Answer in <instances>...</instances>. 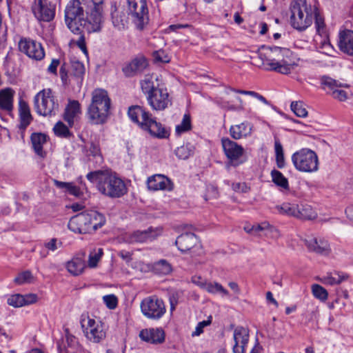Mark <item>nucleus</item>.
I'll return each mask as SVG.
<instances>
[{
  "label": "nucleus",
  "mask_w": 353,
  "mask_h": 353,
  "mask_svg": "<svg viewBox=\"0 0 353 353\" xmlns=\"http://www.w3.org/2000/svg\"><path fill=\"white\" fill-rule=\"evenodd\" d=\"M64 14L65 25L74 34H80L81 29L88 33L101 31L98 25L91 21L88 7L85 17L84 8L80 0H70L65 6Z\"/></svg>",
  "instance_id": "1"
},
{
  "label": "nucleus",
  "mask_w": 353,
  "mask_h": 353,
  "mask_svg": "<svg viewBox=\"0 0 353 353\" xmlns=\"http://www.w3.org/2000/svg\"><path fill=\"white\" fill-rule=\"evenodd\" d=\"M264 52H259L263 64L268 66V70L283 74L290 73L295 65L292 59V52L285 48L278 46L264 48Z\"/></svg>",
  "instance_id": "2"
},
{
  "label": "nucleus",
  "mask_w": 353,
  "mask_h": 353,
  "mask_svg": "<svg viewBox=\"0 0 353 353\" xmlns=\"http://www.w3.org/2000/svg\"><path fill=\"white\" fill-rule=\"evenodd\" d=\"M128 115L132 122L152 137L165 139L169 136V132L163 125L157 121L145 108L132 105L128 108Z\"/></svg>",
  "instance_id": "3"
},
{
  "label": "nucleus",
  "mask_w": 353,
  "mask_h": 353,
  "mask_svg": "<svg viewBox=\"0 0 353 353\" xmlns=\"http://www.w3.org/2000/svg\"><path fill=\"white\" fill-rule=\"evenodd\" d=\"M87 179L96 183L99 191L111 198H119L127 193L124 181L115 174L108 172L96 171L89 172Z\"/></svg>",
  "instance_id": "4"
},
{
  "label": "nucleus",
  "mask_w": 353,
  "mask_h": 353,
  "mask_svg": "<svg viewBox=\"0 0 353 353\" xmlns=\"http://www.w3.org/2000/svg\"><path fill=\"white\" fill-rule=\"evenodd\" d=\"M111 101L108 92L103 89H95L92 93L91 103L87 111L88 119L93 125L106 123L109 115Z\"/></svg>",
  "instance_id": "5"
},
{
  "label": "nucleus",
  "mask_w": 353,
  "mask_h": 353,
  "mask_svg": "<svg viewBox=\"0 0 353 353\" xmlns=\"http://www.w3.org/2000/svg\"><path fill=\"white\" fill-rule=\"evenodd\" d=\"M105 223V218L103 214L95 210H89L72 216L68 226L75 233H90L101 228Z\"/></svg>",
  "instance_id": "6"
},
{
  "label": "nucleus",
  "mask_w": 353,
  "mask_h": 353,
  "mask_svg": "<svg viewBox=\"0 0 353 353\" xmlns=\"http://www.w3.org/2000/svg\"><path fill=\"white\" fill-rule=\"evenodd\" d=\"M290 8L291 25L299 31L305 30L312 25L317 9L307 0H292Z\"/></svg>",
  "instance_id": "7"
},
{
  "label": "nucleus",
  "mask_w": 353,
  "mask_h": 353,
  "mask_svg": "<svg viewBox=\"0 0 353 353\" xmlns=\"http://www.w3.org/2000/svg\"><path fill=\"white\" fill-rule=\"evenodd\" d=\"M80 324L83 336L88 342L99 344L105 339L108 328L99 319H95L88 314H82Z\"/></svg>",
  "instance_id": "8"
},
{
  "label": "nucleus",
  "mask_w": 353,
  "mask_h": 353,
  "mask_svg": "<svg viewBox=\"0 0 353 353\" xmlns=\"http://www.w3.org/2000/svg\"><path fill=\"white\" fill-rule=\"evenodd\" d=\"M294 168L301 172L312 173L319 170V157L317 154L309 148H301L291 157Z\"/></svg>",
  "instance_id": "9"
},
{
  "label": "nucleus",
  "mask_w": 353,
  "mask_h": 353,
  "mask_svg": "<svg viewBox=\"0 0 353 353\" xmlns=\"http://www.w3.org/2000/svg\"><path fill=\"white\" fill-rule=\"evenodd\" d=\"M34 108L38 114L51 117L59 112V104L50 89H43L34 96Z\"/></svg>",
  "instance_id": "10"
},
{
  "label": "nucleus",
  "mask_w": 353,
  "mask_h": 353,
  "mask_svg": "<svg viewBox=\"0 0 353 353\" xmlns=\"http://www.w3.org/2000/svg\"><path fill=\"white\" fill-rule=\"evenodd\" d=\"M126 10L139 30H143L148 23L149 11L147 0H126Z\"/></svg>",
  "instance_id": "11"
},
{
  "label": "nucleus",
  "mask_w": 353,
  "mask_h": 353,
  "mask_svg": "<svg viewBox=\"0 0 353 353\" xmlns=\"http://www.w3.org/2000/svg\"><path fill=\"white\" fill-rule=\"evenodd\" d=\"M221 145L223 152L228 159L226 167H237L246 161L245 150L242 145L230 140L229 138H223Z\"/></svg>",
  "instance_id": "12"
},
{
  "label": "nucleus",
  "mask_w": 353,
  "mask_h": 353,
  "mask_svg": "<svg viewBox=\"0 0 353 353\" xmlns=\"http://www.w3.org/2000/svg\"><path fill=\"white\" fill-rule=\"evenodd\" d=\"M140 307L143 315L152 320L160 319L166 312L163 301L156 296L143 299L140 303Z\"/></svg>",
  "instance_id": "13"
},
{
  "label": "nucleus",
  "mask_w": 353,
  "mask_h": 353,
  "mask_svg": "<svg viewBox=\"0 0 353 353\" xmlns=\"http://www.w3.org/2000/svg\"><path fill=\"white\" fill-rule=\"evenodd\" d=\"M31 11L39 23L50 22L54 19L56 6L48 0H34Z\"/></svg>",
  "instance_id": "14"
},
{
  "label": "nucleus",
  "mask_w": 353,
  "mask_h": 353,
  "mask_svg": "<svg viewBox=\"0 0 353 353\" xmlns=\"http://www.w3.org/2000/svg\"><path fill=\"white\" fill-rule=\"evenodd\" d=\"M148 104L155 111H163L172 105V97L166 88L161 86L151 94L146 96Z\"/></svg>",
  "instance_id": "15"
},
{
  "label": "nucleus",
  "mask_w": 353,
  "mask_h": 353,
  "mask_svg": "<svg viewBox=\"0 0 353 353\" xmlns=\"http://www.w3.org/2000/svg\"><path fill=\"white\" fill-rule=\"evenodd\" d=\"M19 50L32 59L39 61L44 58L45 52L41 44L36 41L23 38L19 43Z\"/></svg>",
  "instance_id": "16"
},
{
  "label": "nucleus",
  "mask_w": 353,
  "mask_h": 353,
  "mask_svg": "<svg viewBox=\"0 0 353 353\" xmlns=\"http://www.w3.org/2000/svg\"><path fill=\"white\" fill-rule=\"evenodd\" d=\"M321 83L327 93L331 94L333 98L338 99L341 101H344L347 98V93L341 88L343 86L347 87V85L339 83L337 81L332 79L331 77L323 76L321 79Z\"/></svg>",
  "instance_id": "17"
},
{
  "label": "nucleus",
  "mask_w": 353,
  "mask_h": 353,
  "mask_svg": "<svg viewBox=\"0 0 353 353\" xmlns=\"http://www.w3.org/2000/svg\"><path fill=\"white\" fill-rule=\"evenodd\" d=\"M249 330L247 328L241 326L236 327L233 332V352L245 353L249 342Z\"/></svg>",
  "instance_id": "18"
},
{
  "label": "nucleus",
  "mask_w": 353,
  "mask_h": 353,
  "mask_svg": "<svg viewBox=\"0 0 353 353\" xmlns=\"http://www.w3.org/2000/svg\"><path fill=\"white\" fill-rule=\"evenodd\" d=\"M307 249L319 255L327 256L331 254L332 249L327 240L324 238H309L305 240Z\"/></svg>",
  "instance_id": "19"
},
{
  "label": "nucleus",
  "mask_w": 353,
  "mask_h": 353,
  "mask_svg": "<svg viewBox=\"0 0 353 353\" xmlns=\"http://www.w3.org/2000/svg\"><path fill=\"white\" fill-rule=\"evenodd\" d=\"M162 230L159 228H150L145 230H137L130 234L128 242L134 243H145L152 241L161 234Z\"/></svg>",
  "instance_id": "20"
},
{
  "label": "nucleus",
  "mask_w": 353,
  "mask_h": 353,
  "mask_svg": "<svg viewBox=\"0 0 353 353\" xmlns=\"http://www.w3.org/2000/svg\"><path fill=\"white\" fill-rule=\"evenodd\" d=\"M105 0H89L86 3V7L89 9L91 21L96 25H98L100 30L103 23V10Z\"/></svg>",
  "instance_id": "21"
},
{
  "label": "nucleus",
  "mask_w": 353,
  "mask_h": 353,
  "mask_svg": "<svg viewBox=\"0 0 353 353\" xmlns=\"http://www.w3.org/2000/svg\"><path fill=\"white\" fill-rule=\"evenodd\" d=\"M147 185L149 190L153 191H170L172 189V182L163 174H154L150 176L147 180Z\"/></svg>",
  "instance_id": "22"
},
{
  "label": "nucleus",
  "mask_w": 353,
  "mask_h": 353,
  "mask_svg": "<svg viewBox=\"0 0 353 353\" xmlns=\"http://www.w3.org/2000/svg\"><path fill=\"white\" fill-rule=\"evenodd\" d=\"M139 337L147 343L160 344L165 341V333L161 328H146L139 332Z\"/></svg>",
  "instance_id": "23"
},
{
  "label": "nucleus",
  "mask_w": 353,
  "mask_h": 353,
  "mask_svg": "<svg viewBox=\"0 0 353 353\" xmlns=\"http://www.w3.org/2000/svg\"><path fill=\"white\" fill-rule=\"evenodd\" d=\"M339 50L350 56H353V31L344 30L339 32L338 39Z\"/></svg>",
  "instance_id": "24"
},
{
  "label": "nucleus",
  "mask_w": 353,
  "mask_h": 353,
  "mask_svg": "<svg viewBox=\"0 0 353 353\" xmlns=\"http://www.w3.org/2000/svg\"><path fill=\"white\" fill-rule=\"evenodd\" d=\"M148 66V61L143 57H137L125 64L122 71L125 77H133L142 72Z\"/></svg>",
  "instance_id": "25"
},
{
  "label": "nucleus",
  "mask_w": 353,
  "mask_h": 353,
  "mask_svg": "<svg viewBox=\"0 0 353 353\" xmlns=\"http://www.w3.org/2000/svg\"><path fill=\"white\" fill-rule=\"evenodd\" d=\"M81 114V109L79 101L75 100L70 101L65 109L63 119L68 125L72 127L74 122L80 118Z\"/></svg>",
  "instance_id": "26"
},
{
  "label": "nucleus",
  "mask_w": 353,
  "mask_h": 353,
  "mask_svg": "<svg viewBox=\"0 0 353 353\" xmlns=\"http://www.w3.org/2000/svg\"><path fill=\"white\" fill-rule=\"evenodd\" d=\"M14 91L10 88L0 90V114H10L14 108Z\"/></svg>",
  "instance_id": "27"
},
{
  "label": "nucleus",
  "mask_w": 353,
  "mask_h": 353,
  "mask_svg": "<svg viewBox=\"0 0 353 353\" xmlns=\"http://www.w3.org/2000/svg\"><path fill=\"white\" fill-rule=\"evenodd\" d=\"M198 243L196 235L192 232H186L178 236L175 245L181 252L187 251L194 247Z\"/></svg>",
  "instance_id": "28"
},
{
  "label": "nucleus",
  "mask_w": 353,
  "mask_h": 353,
  "mask_svg": "<svg viewBox=\"0 0 353 353\" xmlns=\"http://www.w3.org/2000/svg\"><path fill=\"white\" fill-rule=\"evenodd\" d=\"M30 139L34 152L41 158H45L46 152L43 148L47 143L48 137L41 132H34L32 134Z\"/></svg>",
  "instance_id": "29"
},
{
  "label": "nucleus",
  "mask_w": 353,
  "mask_h": 353,
  "mask_svg": "<svg viewBox=\"0 0 353 353\" xmlns=\"http://www.w3.org/2000/svg\"><path fill=\"white\" fill-rule=\"evenodd\" d=\"M252 126L248 122L244 121L240 124L232 125L230 128V134L235 140L245 138L252 134Z\"/></svg>",
  "instance_id": "30"
},
{
  "label": "nucleus",
  "mask_w": 353,
  "mask_h": 353,
  "mask_svg": "<svg viewBox=\"0 0 353 353\" xmlns=\"http://www.w3.org/2000/svg\"><path fill=\"white\" fill-rule=\"evenodd\" d=\"M159 77L157 74H147L140 81L141 88L145 96H148L156 91L161 85L159 83Z\"/></svg>",
  "instance_id": "31"
},
{
  "label": "nucleus",
  "mask_w": 353,
  "mask_h": 353,
  "mask_svg": "<svg viewBox=\"0 0 353 353\" xmlns=\"http://www.w3.org/2000/svg\"><path fill=\"white\" fill-rule=\"evenodd\" d=\"M19 114L20 118L19 128L26 129L32 122V117L28 103L22 99L19 102Z\"/></svg>",
  "instance_id": "32"
},
{
  "label": "nucleus",
  "mask_w": 353,
  "mask_h": 353,
  "mask_svg": "<svg viewBox=\"0 0 353 353\" xmlns=\"http://www.w3.org/2000/svg\"><path fill=\"white\" fill-rule=\"evenodd\" d=\"M254 234L277 238L279 235L278 230L267 222L254 225Z\"/></svg>",
  "instance_id": "33"
},
{
  "label": "nucleus",
  "mask_w": 353,
  "mask_h": 353,
  "mask_svg": "<svg viewBox=\"0 0 353 353\" xmlns=\"http://www.w3.org/2000/svg\"><path fill=\"white\" fill-rule=\"evenodd\" d=\"M65 268L72 275L78 276L83 273L85 263L81 257H74L66 263Z\"/></svg>",
  "instance_id": "34"
},
{
  "label": "nucleus",
  "mask_w": 353,
  "mask_h": 353,
  "mask_svg": "<svg viewBox=\"0 0 353 353\" xmlns=\"http://www.w3.org/2000/svg\"><path fill=\"white\" fill-rule=\"evenodd\" d=\"M316 211L307 204L299 205L296 218L301 219H314L316 217Z\"/></svg>",
  "instance_id": "35"
},
{
  "label": "nucleus",
  "mask_w": 353,
  "mask_h": 353,
  "mask_svg": "<svg viewBox=\"0 0 353 353\" xmlns=\"http://www.w3.org/2000/svg\"><path fill=\"white\" fill-rule=\"evenodd\" d=\"M271 177L272 181L276 186L285 190H289L288 180L280 171L276 170H272Z\"/></svg>",
  "instance_id": "36"
},
{
  "label": "nucleus",
  "mask_w": 353,
  "mask_h": 353,
  "mask_svg": "<svg viewBox=\"0 0 353 353\" xmlns=\"http://www.w3.org/2000/svg\"><path fill=\"white\" fill-rule=\"evenodd\" d=\"M81 151L86 157L101 156V150L99 143L93 141L84 143V145H81Z\"/></svg>",
  "instance_id": "37"
},
{
  "label": "nucleus",
  "mask_w": 353,
  "mask_h": 353,
  "mask_svg": "<svg viewBox=\"0 0 353 353\" xmlns=\"http://www.w3.org/2000/svg\"><path fill=\"white\" fill-rule=\"evenodd\" d=\"M151 270L157 274L167 275L172 269L171 265L164 259L159 260L151 266Z\"/></svg>",
  "instance_id": "38"
},
{
  "label": "nucleus",
  "mask_w": 353,
  "mask_h": 353,
  "mask_svg": "<svg viewBox=\"0 0 353 353\" xmlns=\"http://www.w3.org/2000/svg\"><path fill=\"white\" fill-rule=\"evenodd\" d=\"M274 152L276 163L278 168H283L285 166L284 151L283 146L278 139H274Z\"/></svg>",
  "instance_id": "39"
},
{
  "label": "nucleus",
  "mask_w": 353,
  "mask_h": 353,
  "mask_svg": "<svg viewBox=\"0 0 353 353\" xmlns=\"http://www.w3.org/2000/svg\"><path fill=\"white\" fill-rule=\"evenodd\" d=\"M345 277L338 272L327 273L321 278V282L325 285H334L341 283Z\"/></svg>",
  "instance_id": "40"
},
{
  "label": "nucleus",
  "mask_w": 353,
  "mask_h": 353,
  "mask_svg": "<svg viewBox=\"0 0 353 353\" xmlns=\"http://www.w3.org/2000/svg\"><path fill=\"white\" fill-rule=\"evenodd\" d=\"M298 207V204L283 203L280 205H277L276 209L281 214L296 217Z\"/></svg>",
  "instance_id": "41"
},
{
  "label": "nucleus",
  "mask_w": 353,
  "mask_h": 353,
  "mask_svg": "<svg viewBox=\"0 0 353 353\" xmlns=\"http://www.w3.org/2000/svg\"><path fill=\"white\" fill-rule=\"evenodd\" d=\"M103 255V250L101 248H94L90 252L88 265L90 268H94L97 266Z\"/></svg>",
  "instance_id": "42"
},
{
  "label": "nucleus",
  "mask_w": 353,
  "mask_h": 353,
  "mask_svg": "<svg viewBox=\"0 0 353 353\" xmlns=\"http://www.w3.org/2000/svg\"><path fill=\"white\" fill-rule=\"evenodd\" d=\"M194 147L188 143L178 147L175 150L174 153L179 159L185 160L194 154Z\"/></svg>",
  "instance_id": "43"
},
{
  "label": "nucleus",
  "mask_w": 353,
  "mask_h": 353,
  "mask_svg": "<svg viewBox=\"0 0 353 353\" xmlns=\"http://www.w3.org/2000/svg\"><path fill=\"white\" fill-rule=\"evenodd\" d=\"M192 128L191 119L189 114H185L181 122L175 128V132L177 136L188 132Z\"/></svg>",
  "instance_id": "44"
},
{
  "label": "nucleus",
  "mask_w": 353,
  "mask_h": 353,
  "mask_svg": "<svg viewBox=\"0 0 353 353\" xmlns=\"http://www.w3.org/2000/svg\"><path fill=\"white\" fill-rule=\"evenodd\" d=\"M209 293L211 294H220L222 296H228V291L225 289L220 283L214 282H208L205 285V289Z\"/></svg>",
  "instance_id": "45"
},
{
  "label": "nucleus",
  "mask_w": 353,
  "mask_h": 353,
  "mask_svg": "<svg viewBox=\"0 0 353 353\" xmlns=\"http://www.w3.org/2000/svg\"><path fill=\"white\" fill-rule=\"evenodd\" d=\"M71 73L78 79L82 80L83 76L85 74L83 63L79 60L72 59L71 61Z\"/></svg>",
  "instance_id": "46"
},
{
  "label": "nucleus",
  "mask_w": 353,
  "mask_h": 353,
  "mask_svg": "<svg viewBox=\"0 0 353 353\" xmlns=\"http://www.w3.org/2000/svg\"><path fill=\"white\" fill-rule=\"evenodd\" d=\"M314 19L315 20L314 23H315V27H316L317 33L321 36H325L326 34V30H325V21H324V18L321 14L318 8L316 9V10L315 12V14L314 15Z\"/></svg>",
  "instance_id": "47"
},
{
  "label": "nucleus",
  "mask_w": 353,
  "mask_h": 353,
  "mask_svg": "<svg viewBox=\"0 0 353 353\" xmlns=\"http://www.w3.org/2000/svg\"><path fill=\"white\" fill-rule=\"evenodd\" d=\"M34 278L32 272L29 270L23 271L19 273L14 279V281L17 285H23L27 283H33Z\"/></svg>",
  "instance_id": "48"
},
{
  "label": "nucleus",
  "mask_w": 353,
  "mask_h": 353,
  "mask_svg": "<svg viewBox=\"0 0 353 353\" xmlns=\"http://www.w3.org/2000/svg\"><path fill=\"white\" fill-rule=\"evenodd\" d=\"M292 111L299 117H306L307 111L305 105L301 101H293L290 105Z\"/></svg>",
  "instance_id": "49"
},
{
  "label": "nucleus",
  "mask_w": 353,
  "mask_h": 353,
  "mask_svg": "<svg viewBox=\"0 0 353 353\" xmlns=\"http://www.w3.org/2000/svg\"><path fill=\"white\" fill-rule=\"evenodd\" d=\"M53 130L54 134L60 137H68L70 135L68 128L61 121H59L54 125Z\"/></svg>",
  "instance_id": "50"
},
{
  "label": "nucleus",
  "mask_w": 353,
  "mask_h": 353,
  "mask_svg": "<svg viewBox=\"0 0 353 353\" xmlns=\"http://www.w3.org/2000/svg\"><path fill=\"white\" fill-rule=\"evenodd\" d=\"M312 291L314 296L321 301H325L327 299V292L325 288L318 284L312 285Z\"/></svg>",
  "instance_id": "51"
},
{
  "label": "nucleus",
  "mask_w": 353,
  "mask_h": 353,
  "mask_svg": "<svg viewBox=\"0 0 353 353\" xmlns=\"http://www.w3.org/2000/svg\"><path fill=\"white\" fill-rule=\"evenodd\" d=\"M23 297L20 294L10 295L7 299V303L14 307H23Z\"/></svg>",
  "instance_id": "52"
},
{
  "label": "nucleus",
  "mask_w": 353,
  "mask_h": 353,
  "mask_svg": "<svg viewBox=\"0 0 353 353\" xmlns=\"http://www.w3.org/2000/svg\"><path fill=\"white\" fill-rule=\"evenodd\" d=\"M112 19L113 26L119 30L123 29L125 27L124 17L119 14L117 12L112 13Z\"/></svg>",
  "instance_id": "53"
},
{
  "label": "nucleus",
  "mask_w": 353,
  "mask_h": 353,
  "mask_svg": "<svg viewBox=\"0 0 353 353\" xmlns=\"http://www.w3.org/2000/svg\"><path fill=\"white\" fill-rule=\"evenodd\" d=\"M68 186H66L65 188V192L69 193L71 195H73L76 197H80L82 194L81 188L77 187L72 182H68Z\"/></svg>",
  "instance_id": "54"
},
{
  "label": "nucleus",
  "mask_w": 353,
  "mask_h": 353,
  "mask_svg": "<svg viewBox=\"0 0 353 353\" xmlns=\"http://www.w3.org/2000/svg\"><path fill=\"white\" fill-rule=\"evenodd\" d=\"M103 300L109 309H114L117 305L118 300L117 296L114 294L103 296Z\"/></svg>",
  "instance_id": "55"
},
{
  "label": "nucleus",
  "mask_w": 353,
  "mask_h": 353,
  "mask_svg": "<svg viewBox=\"0 0 353 353\" xmlns=\"http://www.w3.org/2000/svg\"><path fill=\"white\" fill-rule=\"evenodd\" d=\"M44 245L49 251L54 252L61 247L62 243L54 238L50 239V241L45 243Z\"/></svg>",
  "instance_id": "56"
},
{
  "label": "nucleus",
  "mask_w": 353,
  "mask_h": 353,
  "mask_svg": "<svg viewBox=\"0 0 353 353\" xmlns=\"http://www.w3.org/2000/svg\"><path fill=\"white\" fill-rule=\"evenodd\" d=\"M232 188L235 192L242 193L248 192L250 190V188L244 182L232 183Z\"/></svg>",
  "instance_id": "57"
},
{
  "label": "nucleus",
  "mask_w": 353,
  "mask_h": 353,
  "mask_svg": "<svg viewBox=\"0 0 353 353\" xmlns=\"http://www.w3.org/2000/svg\"><path fill=\"white\" fill-rule=\"evenodd\" d=\"M154 58L157 61L161 63H169L170 61L169 56L163 50L155 52Z\"/></svg>",
  "instance_id": "58"
},
{
  "label": "nucleus",
  "mask_w": 353,
  "mask_h": 353,
  "mask_svg": "<svg viewBox=\"0 0 353 353\" xmlns=\"http://www.w3.org/2000/svg\"><path fill=\"white\" fill-rule=\"evenodd\" d=\"M211 323L210 320H205L199 322L197 325L195 327L194 332H192V335L193 336H199L201 333L203 332V328L208 325H209Z\"/></svg>",
  "instance_id": "59"
},
{
  "label": "nucleus",
  "mask_w": 353,
  "mask_h": 353,
  "mask_svg": "<svg viewBox=\"0 0 353 353\" xmlns=\"http://www.w3.org/2000/svg\"><path fill=\"white\" fill-rule=\"evenodd\" d=\"M23 297V306L30 305L36 303L38 300L37 295L35 294H27L22 295Z\"/></svg>",
  "instance_id": "60"
},
{
  "label": "nucleus",
  "mask_w": 353,
  "mask_h": 353,
  "mask_svg": "<svg viewBox=\"0 0 353 353\" xmlns=\"http://www.w3.org/2000/svg\"><path fill=\"white\" fill-rule=\"evenodd\" d=\"M82 30L83 29H81V33L79 34L80 37L76 41V44L85 55H88V50L85 44V37L83 34H81Z\"/></svg>",
  "instance_id": "61"
},
{
  "label": "nucleus",
  "mask_w": 353,
  "mask_h": 353,
  "mask_svg": "<svg viewBox=\"0 0 353 353\" xmlns=\"http://www.w3.org/2000/svg\"><path fill=\"white\" fill-rule=\"evenodd\" d=\"M192 281L193 283H194L195 285H198L199 287L203 290L205 289V285L208 283L201 277L196 276L192 278Z\"/></svg>",
  "instance_id": "62"
},
{
  "label": "nucleus",
  "mask_w": 353,
  "mask_h": 353,
  "mask_svg": "<svg viewBox=\"0 0 353 353\" xmlns=\"http://www.w3.org/2000/svg\"><path fill=\"white\" fill-rule=\"evenodd\" d=\"M59 65V61L58 59H52L51 63L48 68V71L52 74H56L57 69Z\"/></svg>",
  "instance_id": "63"
},
{
  "label": "nucleus",
  "mask_w": 353,
  "mask_h": 353,
  "mask_svg": "<svg viewBox=\"0 0 353 353\" xmlns=\"http://www.w3.org/2000/svg\"><path fill=\"white\" fill-rule=\"evenodd\" d=\"M118 255L123 260L127 262L130 261L132 259V254L126 250H121L119 252Z\"/></svg>",
  "instance_id": "64"
}]
</instances>
